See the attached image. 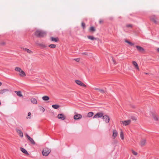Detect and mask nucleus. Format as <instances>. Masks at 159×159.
<instances>
[{
  "label": "nucleus",
  "mask_w": 159,
  "mask_h": 159,
  "mask_svg": "<svg viewBox=\"0 0 159 159\" xmlns=\"http://www.w3.org/2000/svg\"><path fill=\"white\" fill-rule=\"evenodd\" d=\"M152 116L155 121H158V117L156 114L152 113Z\"/></svg>",
  "instance_id": "f3484780"
},
{
  "label": "nucleus",
  "mask_w": 159,
  "mask_h": 159,
  "mask_svg": "<svg viewBox=\"0 0 159 159\" xmlns=\"http://www.w3.org/2000/svg\"><path fill=\"white\" fill-rule=\"evenodd\" d=\"M35 35L38 37H43L46 35V32L41 30H37L35 32Z\"/></svg>",
  "instance_id": "f257e3e1"
},
{
  "label": "nucleus",
  "mask_w": 159,
  "mask_h": 159,
  "mask_svg": "<svg viewBox=\"0 0 159 159\" xmlns=\"http://www.w3.org/2000/svg\"><path fill=\"white\" fill-rule=\"evenodd\" d=\"M31 115V113L30 112H29L28 113V116H30Z\"/></svg>",
  "instance_id": "a19ab883"
},
{
  "label": "nucleus",
  "mask_w": 159,
  "mask_h": 159,
  "mask_svg": "<svg viewBox=\"0 0 159 159\" xmlns=\"http://www.w3.org/2000/svg\"><path fill=\"white\" fill-rule=\"evenodd\" d=\"M75 82L78 85L84 87H86V85L84 84L83 82H82L81 81L79 80H75Z\"/></svg>",
  "instance_id": "9d476101"
},
{
  "label": "nucleus",
  "mask_w": 159,
  "mask_h": 159,
  "mask_svg": "<svg viewBox=\"0 0 159 159\" xmlns=\"http://www.w3.org/2000/svg\"><path fill=\"white\" fill-rule=\"evenodd\" d=\"M37 45L43 48H44L46 47V45L42 43H38Z\"/></svg>",
  "instance_id": "c85d7f7f"
},
{
  "label": "nucleus",
  "mask_w": 159,
  "mask_h": 159,
  "mask_svg": "<svg viewBox=\"0 0 159 159\" xmlns=\"http://www.w3.org/2000/svg\"><path fill=\"white\" fill-rule=\"evenodd\" d=\"M95 30V29L93 26H91L89 29V31L90 32H93Z\"/></svg>",
  "instance_id": "393cba45"
},
{
  "label": "nucleus",
  "mask_w": 159,
  "mask_h": 159,
  "mask_svg": "<svg viewBox=\"0 0 159 159\" xmlns=\"http://www.w3.org/2000/svg\"><path fill=\"white\" fill-rule=\"evenodd\" d=\"M131 122L130 120H121L120 123L123 125L127 126L130 124Z\"/></svg>",
  "instance_id": "20e7f679"
},
{
  "label": "nucleus",
  "mask_w": 159,
  "mask_h": 159,
  "mask_svg": "<svg viewBox=\"0 0 159 159\" xmlns=\"http://www.w3.org/2000/svg\"><path fill=\"white\" fill-rule=\"evenodd\" d=\"M118 133L116 129H114L113 130L112 136L114 139H115L117 136Z\"/></svg>",
  "instance_id": "2eb2a0df"
},
{
  "label": "nucleus",
  "mask_w": 159,
  "mask_h": 159,
  "mask_svg": "<svg viewBox=\"0 0 159 159\" xmlns=\"http://www.w3.org/2000/svg\"><path fill=\"white\" fill-rule=\"evenodd\" d=\"M126 26L127 28H132L133 27V25L131 24H127Z\"/></svg>",
  "instance_id": "72a5a7b5"
},
{
  "label": "nucleus",
  "mask_w": 159,
  "mask_h": 159,
  "mask_svg": "<svg viewBox=\"0 0 159 159\" xmlns=\"http://www.w3.org/2000/svg\"><path fill=\"white\" fill-rule=\"evenodd\" d=\"M20 149L21 151L23 153L27 155H29V154L28 152L27 151L25 148H21Z\"/></svg>",
  "instance_id": "6ab92c4d"
},
{
  "label": "nucleus",
  "mask_w": 159,
  "mask_h": 159,
  "mask_svg": "<svg viewBox=\"0 0 159 159\" xmlns=\"http://www.w3.org/2000/svg\"><path fill=\"white\" fill-rule=\"evenodd\" d=\"M31 101L33 104H37V99L35 98H32L31 99Z\"/></svg>",
  "instance_id": "412c9836"
},
{
  "label": "nucleus",
  "mask_w": 159,
  "mask_h": 159,
  "mask_svg": "<svg viewBox=\"0 0 159 159\" xmlns=\"http://www.w3.org/2000/svg\"><path fill=\"white\" fill-rule=\"evenodd\" d=\"M150 19L151 21L153 22L155 24H157V18L155 16L153 15L151 16Z\"/></svg>",
  "instance_id": "6e6552de"
},
{
  "label": "nucleus",
  "mask_w": 159,
  "mask_h": 159,
  "mask_svg": "<svg viewBox=\"0 0 159 159\" xmlns=\"http://www.w3.org/2000/svg\"><path fill=\"white\" fill-rule=\"evenodd\" d=\"M87 38L89 39L92 40H96L97 38L94 37L92 36L88 35L87 36Z\"/></svg>",
  "instance_id": "5701e85b"
},
{
  "label": "nucleus",
  "mask_w": 159,
  "mask_h": 159,
  "mask_svg": "<svg viewBox=\"0 0 159 159\" xmlns=\"http://www.w3.org/2000/svg\"><path fill=\"white\" fill-rule=\"evenodd\" d=\"M157 50L158 52H159V48H157Z\"/></svg>",
  "instance_id": "79ce46f5"
},
{
  "label": "nucleus",
  "mask_w": 159,
  "mask_h": 159,
  "mask_svg": "<svg viewBox=\"0 0 159 159\" xmlns=\"http://www.w3.org/2000/svg\"><path fill=\"white\" fill-rule=\"evenodd\" d=\"M16 71L20 72L19 75L21 77H24L26 76L25 73L19 67H16L15 68Z\"/></svg>",
  "instance_id": "f03ea898"
},
{
  "label": "nucleus",
  "mask_w": 159,
  "mask_h": 159,
  "mask_svg": "<svg viewBox=\"0 0 159 159\" xmlns=\"http://www.w3.org/2000/svg\"><path fill=\"white\" fill-rule=\"evenodd\" d=\"M2 84V83L0 82V86H1Z\"/></svg>",
  "instance_id": "a18cd8bd"
},
{
  "label": "nucleus",
  "mask_w": 159,
  "mask_h": 159,
  "mask_svg": "<svg viewBox=\"0 0 159 159\" xmlns=\"http://www.w3.org/2000/svg\"><path fill=\"white\" fill-rule=\"evenodd\" d=\"M25 135L32 144L33 145H35V143L33 139L31 138L27 134H25Z\"/></svg>",
  "instance_id": "39448f33"
},
{
  "label": "nucleus",
  "mask_w": 159,
  "mask_h": 159,
  "mask_svg": "<svg viewBox=\"0 0 159 159\" xmlns=\"http://www.w3.org/2000/svg\"><path fill=\"white\" fill-rule=\"evenodd\" d=\"M120 137L121 138V139L122 140L124 139V134L122 131H121L120 133Z\"/></svg>",
  "instance_id": "2f4dec72"
},
{
  "label": "nucleus",
  "mask_w": 159,
  "mask_h": 159,
  "mask_svg": "<svg viewBox=\"0 0 159 159\" xmlns=\"http://www.w3.org/2000/svg\"><path fill=\"white\" fill-rule=\"evenodd\" d=\"M42 99L44 101H48L49 100V98L48 96H45L42 97Z\"/></svg>",
  "instance_id": "cd10ccee"
},
{
  "label": "nucleus",
  "mask_w": 159,
  "mask_h": 159,
  "mask_svg": "<svg viewBox=\"0 0 159 159\" xmlns=\"http://www.w3.org/2000/svg\"><path fill=\"white\" fill-rule=\"evenodd\" d=\"M57 118L61 120H64L66 118L65 116L63 114H60L57 115Z\"/></svg>",
  "instance_id": "9b49d317"
},
{
  "label": "nucleus",
  "mask_w": 159,
  "mask_h": 159,
  "mask_svg": "<svg viewBox=\"0 0 159 159\" xmlns=\"http://www.w3.org/2000/svg\"><path fill=\"white\" fill-rule=\"evenodd\" d=\"M94 89L95 90H98L99 92H100L101 93H105V91L103 89H99L97 88H95Z\"/></svg>",
  "instance_id": "a878e982"
},
{
  "label": "nucleus",
  "mask_w": 159,
  "mask_h": 159,
  "mask_svg": "<svg viewBox=\"0 0 159 159\" xmlns=\"http://www.w3.org/2000/svg\"><path fill=\"white\" fill-rule=\"evenodd\" d=\"M42 108H43V111L44 112V108L43 107H42Z\"/></svg>",
  "instance_id": "c03bdc74"
},
{
  "label": "nucleus",
  "mask_w": 159,
  "mask_h": 159,
  "mask_svg": "<svg viewBox=\"0 0 159 159\" xmlns=\"http://www.w3.org/2000/svg\"><path fill=\"white\" fill-rule=\"evenodd\" d=\"M48 47L51 48H54L56 47V45L54 44H50L48 45Z\"/></svg>",
  "instance_id": "7c9ffc66"
},
{
  "label": "nucleus",
  "mask_w": 159,
  "mask_h": 159,
  "mask_svg": "<svg viewBox=\"0 0 159 159\" xmlns=\"http://www.w3.org/2000/svg\"><path fill=\"white\" fill-rule=\"evenodd\" d=\"M93 115V113L92 112H90L87 114V116L88 117H92Z\"/></svg>",
  "instance_id": "bb28decb"
},
{
  "label": "nucleus",
  "mask_w": 159,
  "mask_h": 159,
  "mask_svg": "<svg viewBox=\"0 0 159 159\" xmlns=\"http://www.w3.org/2000/svg\"><path fill=\"white\" fill-rule=\"evenodd\" d=\"M82 118V116L81 114H76L74 116V118L75 120H78L81 119Z\"/></svg>",
  "instance_id": "f8f14e48"
},
{
  "label": "nucleus",
  "mask_w": 159,
  "mask_h": 159,
  "mask_svg": "<svg viewBox=\"0 0 159 159\" xmlns=\"http://www.w3.org/2000/svg\"><path fill=\"white\" fill-rule=\"evenodd\" d=\"M74 60L75 61L77 62H79L80 61V59L79 58H75L74 59Z\"/></svg>",
  "instance_id": "e433bc0d"
},
{
  "label": "nucleus",
  "mask_w": 159,
  "mask_h": 159,
  "mask_svg": "<svg viewBox=\"0 0 159 159\" xmlns=\"http://www.w3.org/2000/svg\"><path fill=\"white\" fill-rule=\"evenodd\" d=\"M145 74H148V73H145Z\"/></svg>",
  "instance_id": "49530a36"
},
{
  "label": "nucleus",
  "mask_w": 159,
  "mask_h": 159,
  "mask_svg": "<svg viewBox=\"0 0 159 159\" xmlns=\"http://www.w3.org/2000/svg\"><path fill=\"white\" fill-rule=\"evenodd\" d=\"M102 22H103V21H102L100 20V21H99V23H101Z\"/></svg>",
  "instance_id": "37998d69"
},
{
  "label": "nucleus",
  "mask_w": 159,
  "mask_h": 159,
  "mask_svg": "<svg viewBox=\"0 0 159 159\" xmlns=\"http://www.w3.org/2000/svg\"><path fill=\"white\" fill-rule=\"evenodd\" d=\"M132 63L134 66L135 68L137 70H139V68L138 66V65L137 63V62L135 61H133L132 62Z\"/></svg>",
  "instance_id": "4468645a"
},
{
  "label": "nucleus",
  "mask_w": 159,
  "mask_h": 159,
  "mask_svg": "<svg viewBox=\"0 0 159 159\" xmlns=\"http://www.w3.org/2000/svg\"><path fill=\"white\" fill-rule=\"evenodd\" d=\"M146 139H142L141 140L139 145L141 147H143L145 145L146 143Z\"/></svg>",
  "instance_id": "1a4fd4ad"
},
{
  "label": "nucleus",
  "mask_w": 159,
  "mask_h": 159,
  "mask_svg": "<svg viewBox=\"0 0 159 159\" xmlns=\"http://www.w3.org/2000/svg\"><path fill=\"white\" fill-rule=\"evenodd\" d=\"M131 118L133 120H137L136 118L134 117H132Z\"/></svg>",
  "instance_id": "58836bf2"
},
{
  "label": "nucleus",
  "mask_w": 159,
  "mask_h": 159,
  "mask_svg": "<svg viewBox=\"0 0 159 159\" xmlns=\"http://www.w3.org/2000/svg\"><path fill=\"white\" fill-rule=\"evenodd\" d=\"M52 107L54 109H57L60 107V106L59 105L55 104L52 105Z\"/></svg>",
  "instance_id": "c756f323"
},
{
  "label": "nucleus",
  "mask_w": 159,
  "mask_h": 159,
  "mask_svg": "<svg viewBox=\"0 0 159 159\" xmlns=\"http://www.w3.org/2000/svg\"><path fill=\"white\" fill-rule=\"evenodd\" d=\"M16 130L17 133L19 134V136L21 137L22 138L23 137V132L20 130L17 129H16Z\"/></svg>",
  "instance_id": "dca6fc26"
},
{
  "label": "nucleus",
  "mask_w": 159,
  "mask_h": 159,
  "mask_svg": "<svg viewBox=\"0 0 159 159\" xmlns=\"http://www.w3.org/2000/svg\"><path fill=\"white\" fill-rule=\"evenodd\" d=\"M51 152V150L47 148H45L43 149L42 154L43 156H47Z\"/></svg>",
  "instance_id": "7ed1b4c3"
},
{
  "label": "nucleus",
  "mask_w": 159,
  "mask_h": 159,
  "mask_svg": "<svg viewBox=\"0 0 159 159\" xmlns=\"http://www.w3.org/2000/svg\"><path fill=\"white\" fill-rule=\"evenodd\" d=\"M1 102H0V105H1Z\"/></svg>",
  "instance_id": "de8ad7c7"
},
{
  "label": "nucleus",
  "mask_w": 159,
  "mask_h": 159,
  "mask_svg": "<svg viewBox=\"0 0 159 159\" xmlns=\"http://www.w3.org/2000/svg\"><path fill=\"white\" fill-rule=\"evenodd\" d=\"M23 50L27 52L29 54H32L33 53V52L31 51L30 50L27 48H21Z\"/></svg>",
  "instance_id": "a211bd4d"
},
{
  "label": "nucleus",
  "mask_w": 159,
  "mask_h": 159,
  "mask_svg": "<svg viewBox=\"0 0 159 159\" xmlns=\"http://www.w3.org/2000/svg\"><path fill=\"white\" fill-rule=\"evenodd\" d=\"M9 91V90L7 89H5L1 90L0 91V93L1 94H2L3 93Z\"/></svg>",
  "instance_id": "b1692460"
},
{
  "label": "nucleus",
  "mask_w": 159,
  "mask_h": 159,
  "mask_svg": "<svg viewBox=\"0 0 159 159\" xmlns=\"http://www.w3.org/2000/svg\"><path fill=\"white\" fill-rule=\"evenodd\" d=\"M132 153L134 155H136L137 154V153L134 151H132Z\"/></svg>",
  "instance_id": "4c0bfd02"
},
{
  "label": "nucleus",
  "mask_w": 159,
  "mask_h": 159,
  "mask_svg": "<svg viewBox=\"0 0 159 159\" xmlns=\"http://www.w3.org/2000/svg\"><path fill=\"white\" fill-rule=\"evenodd\" d=\"M26 118H27V119L28 118V117H26Z\"/></svg>",
  "instance_id": "09e8293b"
},
{
  "label": "nucleus",
  "mask_w": 159,
  "mask_h": 159,
  "mask_svg": "<svg viewBox=\"0 0 159 159\" xmlns=\"http://www.w3.org/2000/svg\"><path fill=\"white\" fill-rule=\"evenodd\" d=\"M51 40L52 41L54 42H57L59 41V39L58 38H54L53 37H51Z\"/></svg>",
  "instance_id": "aec40b11"
},
{
  "label": "nucleus",
  "mask_w": 159,
  "mask_h": 159,
  "mask_svg": "<svg viewBox=\"0 0 159 159\" xmlns=\"http://www.w3.org/2000/svg\"><path fill=\"white\" fill-rule=\"evenodd\" d=\"M136 47L138 51H139V52H143L145 51L144 49L143 48L140 46H136Z\"/></svg>",
  "instance_id": "ddd939ff"
},
{
  "label": "nucleus",
  "mask_w": 159,
  "mask_h": 159,
  "mask_svg": "<svg viewBox=\"0 0 159 159\" xmlns=\"http://www.w3.org/2000/svg\"><path fill=\"white\" fill-rule=\"evenodd\" d=\"M102 119L103 120L107 123H108L110 122V118L109 116L107 115H105L103 116Z\"/></svg>",
  "instance_id": "0eeeda50"
},
{
  "label": "nucleus",
  "mask_w": 159,
  "mask_h": 159,
  "mask_svg": "<svg viewBox=\"0 0 159 159\" xmlns=\"http://www.w3.org/2000/svg\"><path fill=\"white\" fill-rule=\"evenodd\" d=\"M112 62L114 64H116V61L113 58V57H112Z\"/></svg>",
  "instance_id": "c9c22d12"
},
{
  "label": "nucleus",
  "mask_w": 159,
  "mask_h": 159,
  "mask_svg": "<svg viewBox=\"0 0 159 159\" xmlns=\"http://www.w3.org/2000/svg\"><path fill=\"white\" fill-rule=\"evenodd\" d=\"M125 42L128 43V44H129L131 46H133L134 44V43H132V42H130L128 40H125Z\"/></svg>",
  "instance_id": "473e14b6"
},
{
  "label": "nucleus",
  "mask_w": 159,
  "mask_h": 159,
  "mask_svg": "<svg viewBox=\"0 0 159 159\" xmlns=\"http://www.w3.org/2000/svg\"><path fill=\"white\" fill-rule=\"evenodd\" d=\"M82 55H87V53L86 52H84L82 53Z\"/></svg>",
  "instance_id": "ea45409f"
},
{
  "label": "nucleus",
  "mask_w": 159,
  "mask_h": 159,
  "mask_svg": "<svg viewBox=\"0 0 159 159\" xmlns=\"http://www.w3.org/2000/svg\"><path fill=\"white\" fill-rule=\"evenodd\" d=\"M15 93H16L17 94V95L19 97H23V95L21 93V91H15Z\"/></svg>",
  "instance_id": "4be33fe9"
},
{
  "label": "nucleus",
  "mask_w": 159,
  "mask_h": 159,
  "mask_svg": "<svg viewBox=\"0 0 159 159\" xmlns=\"http://www.w3.org/2000/svg\"><path fill=\"white\" fill-rule=\"evenodd\" d=\"M81 26L82 27V28H83V29H84L85 28V24L83 22H82L81 23Z\"/></svg>",
  "instance_id": "f704fd0d"
},
{
  "label": "nucleus",
  "mask_w": 159,
  "mask_h": 159,
  "mask_svg": "<svg viewBox=\"0 0 159 159\" xmlns=\"http://www.w3.org/2000/svg\"><path fill=\"white\" fill-rule=\"evenodd\" d=\"M103 116V113L102 112H99L97 113L93 117V118H99Z\"/></svg>",
  "instance_id": "423d86ee"
}]
</instances>
